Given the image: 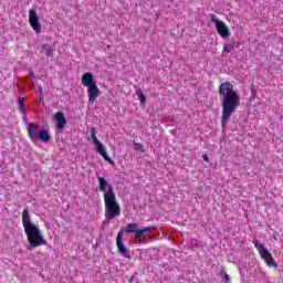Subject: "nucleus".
I'll return each instance as SVG.
<instances>
[{
  "label": "nucleus",
  "mask_w": 283,
  "mask_h": 283,
  "mask_svg": "<svg viewBox=\"0 0 283 283\" xmlns=\"http://www.w3.org/2000/svg\"><path fill=\"white\" fill-rule=\"evenodd\" d=\"M219 98L222 107L221 125L224 129L240 107V95L233 90V84L223 82L219 86Z\"/></svg>",
  "instance_id": "1"
},
{
  "label": "nucleus",
  "mask_w": 283,
  "mask_h": 283,
  "mask_svg": "<svg viewBox=\"0 0 283 283\" xmlns=\"http://www.w3.org/2000/svg\"><path fill=\"white\" fill-rule=\"evenodd\" d=\"M202 158H203L205 163H209V156L203 155Z\"/></svg>",
  "instance_id": "24"
},
{
  "label": "nucleus",
  "mask_w": 283,
  "mask_h": 283,
  "mask_svg": "<svg viewBox=\"0 0 283 283\" xmlns=\"http://www.w3.org/2000/svg\"><path fill=\"white\" fill-rule=\"evenodd\" d=\"M54 118L56 120L57 129H63V127H65V125H67V119H65V115L62 112H57L54 115Z\"/></svg>",
  "instance_id": "11"
},
{
  "label": "nucleus",
  "mask_w": 283,
  "mask_h": 283,
  "mask_svg": "<svg viewBox=\"0 0 283 283\" xmlns=\"http://www.w3.org/2000/svg\"><path fill=\"white\" fill-rule=\"evenodd\" d=\"M254 247L256 249H264V247L262 245V243L258 242V241H254Z\"/></svg>",
  "instance_id": "20"
},
{
  "label": "nucleus",
  "mask_w": 283,
  "mask_h": 283,
  "mask_svg": "<svg viewBox=\"0 0 283 283\" xmlns=\"http://www.w3.org/2000/svg\"><path fill=\"white\" fill-rule=\"evenodd\" d=\"M138 99H139L142 105H145V103H147V97H145V94L139 95Z\"/></svg>",
  "instance_id": "18"
},
{
  "label": "nucleus",
  "mask_w": 283,
  "mask_h": 283,
  "mask_svg": "<svg viewBox=\"0 0 283 283\" xmlns=\"http://www.w3.org/2000/svg\"><path fill=\"white\" fill-rule=\"evenodd\" d=\"M19 109L23 116H25V98L19 97L18 98Z\"/></svg>",
  "instance_id": "14"
},
{
  "label": "nucleus",
  "mask_w": 283,
  "mask_h": 283,
  "mask_svg": "<svg viewBox=\"0 0 283 283\" xmlns=\"http://www.w3.org/2000/svg\"><path fill=\"white\" fill-rule=\"evenodd\" d=\"M96 128H92L91 129V139L94 143V145H96L97 143H101V140H98V137H96Z\"/></svg>",
  "instance_id": "16"
},
{
  "label": "nucleus",
  "mask_w": 283,
  "mask_h": 283,
  "mask_svg": "<svg viewBox=\"0 0 283 283\" xmlns=\"http://www.w3.org/2000/svg\"><path fill=\"white\" fill-rule=\"evenodd\" d=\"M135 92H136V94H137L138 97H139V96H143V90H142L140 87L135 86Z\"/></svg>",
  "instance_id": "19"
},
{
  "label": "nucleus",
  "mask_w": 283,
  "mask_h": 283,
  "mask_svg": "<svg viewBox=\"0 0 283 283\" xmlns=\"http://www.w3.org/2000/svg\"><path fill=\"white\" fill-rule=\"evenodd\" d=\"M28 132L31 140H36V130H35L34 124L32 123L28 124Z\"/></svg>",
  "instance_id": "13"
},
{
  "label": "nucleus",
  "mask_w": 283,
  "mask_h": 283,
  "mask_svg": "<svg viewBox=\"0 0 283 283\" xmlns=\"http://www.w3.org/2000/svg\"><path fill=\"white\" fill-rule=\"evenodd\" d=\"M99 191L104 193L105 205V218L106 220H114L120 216V205L116 200V192H114V186L107 182V179L98 176L97 177Z\"/></svg>",
  "instance_id": "2"
},
{
  "label": "nucleus",
  "mask_w": 283,
  "mask_h": 283,
  "mask_svg": "<svg viewBox=\"0 0 283 283\" xmlns=\"http://www.w3.org/2000/svg\"><path fill=\"white\" fill-rule=\"evenodd\" d=\"M29 22L34 32H36V34H40L41 22L39 21V13H36V10H29Z\"/></svg>",
  "instance_id": "8"
},
{
  "label": "nucleus",
  "mask_w": 283,
  "mask_h": 283,
  "mask_svg": "<svg viewBox=\"0 0 283 283\" xmlns=\"http://www.w3.org/2000/svg\"><path fill=\"white\" fill-rule=\"evenodd\" d=\"M118 251H119L120 255H123L124 258H129V250L119 249Z\"/></svg>",
  "instance_id": "17"
},
{
  "label": "nucleus",
  "mask_w": 283,
  "mask_h": 283,
  "mask_svg": "<svg viewBox=\"0 0 283 283\" xmlns=\"http://www.w3.org/2000/svg\"><path fill=\"white\" fill-rule=\"evenodd\" d=\"M82 85L87 87L88 103H94L98 96H101V90L94 80L92 72H86L82 76Z\"/></svg>",
  "instance_id": "4"
},
{
  "label": "nucleus",
  "mask_w": 283,
  "mask_h": 283,
  "mask_svg": "<svg viewBox=\"0 0 283 283\" xmlns=\"http://www.w3.org/2000/svg\"><path fill=\"white\" fill-rule=\"evenodd\" d=\"M136 231H139L138 223H128L125 228L120 229L117 233L116 239L117 248L125 249V245L123 244V237L125 235V233H135L136 235Z\"/></svg>",
  "instance_id": "5"
},
{
  "label": "nucleus",
  "mask_w": 283,
  "mask_h": 283,
  "mask_svg": "<svg viewBox=\"0 0 283 283\" xmlns=\"http://www.w3.org/2000/svg\"><path fill=\"white\" fill-rule=\"evenodd\" d=\"M259 255L270 269H277V263L275 262V259H273V255L271 254V252H269V250L259 249Z\"/></svg>",
  "instance_id": "7"
},
{
  "label": "nucleus",
  "mask_w": 283,
  "mask_h": 283,
  "mask_svg": "<svg viewBox=\"0 0 283 283\" xmlns=\"http://www.w3.org/2000/svg\"><path fill=\"white\" fill-rule=\"evenodd\" d=\"M223 280H224L226 283H229L231 277L229 276V274L224 273Z\"/></svg>",
  "instance_id": "21"
},
{
  "label": "nucleus",
  "mask_w": 283,
  "mask_h": 283,
  "mask_svg": "<svg viewBox=\"0 0 283 283\" xmlns=\"http://www.w3.org/2000/svg\"><path fill=\"white\" fill-rule=\"evenodd\" d=\"M151 231H156V227L151 226V227H147L136 231V234H135L136 242H140L143 238H145L147 233H151Z\"/></svg>",
  "instance_id": "10"
},
{
  "label": "nucleus",
  "mask_w": 283,
  "mask_h": 283,
  "mask_svg": "<svg viewBox=\"0 0 283 283\" xmlns=\"http://www.w3.org/2000/svg\"><path fill=\"white\" fill-rule=\"evenodd\" d=\"M135 147H136V149H138L139 151H145V149L143 148V145H140V144H136Z\"/></svg>",
  "instance_id": "22"
},
{
  "label": "nucleus",
  "mask_w": 283,
  "mask_h": 283,
  "mask_svg": "<svg viewBox=\"0 0 283 283\" xmlns=\"http://www.w3.org/2000/svg\"><path fill=\"white\" fill-rule=\"evenodd\" d=\"M223 50L227 52H231L232 48H231V45H224Z\"/></svg>",
  "instance_id": "23"
},
{
  "label": "nucleus",
  "mask_w": 283,
  "mask_h": 283,
  "mask_svg": "<svg viewBox=\"0 0 283 283\" xmlns=\"http://www.w3.org/2000/svg\"><path fill=\"white\" fill-rule=\"evenodd\" d=\"M95 147L97 154H99V156L103 157L106 163H109V165H114V160H112V158H109V156L107 155V151H105V146L103 145V143L97 142L95 144Z\"/></svg>",
  "instance_id": "9"
},
{
  "label": "nucleus",
  "mask_w": 283,
  "mask_h": 283,
  "mask_svg": "<svg viewBox=\"0 0 283 283\" xmlns=\"http://www.w3.org/2000/svg\"><path fill=\"white\" fill-rule=\"evenodd\" d=\"M38 137L42 143H50L51 140L50 133L45 129L40 130Z\"/></svg>",
  "instance_id": "12"
},
{
  "label": "nucleus",
  "mask_w": 283,
  "mask_h": 283,
  "mask_svg": "<svg viewBox=\"0 0 283 283\" xmlns=\"http://www.w3.org/2000/svg\"><path fill=\"white\" fill-rule=\"evenodd\" d=\"M42 50H45L46 56H54V51L52 50V46H50V44H43Z\"/></svg>",
  "instance_id": "15"
},
{
  "label": "nucleus",
  "mask_w": 283,
  "mask_h": 283,
  "mask_svg": "<svg viewBox=\"0 0 283 283\" xmlns=\"http://www.w3.org/2000/svg\"><path fill=\"white\" fill-rule=\"evenodd\" d=\"M210 19L212 23H214L217 28V32L221 39H229L231 32L229 31V27L220 20H218V17L216 14H210Z\"/></svg>",
  "instance_id": "6"
},
{
  "label": "nucleus",
  "mask_w": 283,
  "mask_h": 283,
  "mask_svg": "<svg viewBox=\"0 0 283 283\" xmlns=\"http://www.w3.org/2000/svg\"><path fill=\"white\" fill-rule=\"evenodd\" d=\"M39 92H40V94H43V87H39Z\"/></svg>",
  "instance_id": "25"
},
{
  "label": "nucleus",
  "mask_w": 283,
  "mask_h": 283,
  "mask_svg": "<svg viewBox=\"0 0 283 283\" xmlns=\"http://www.w3.org/2000/svg\"><path fill=\"white\" fill-rule=\"evenodd\" d=\"M31 76H34V72L33 71H31Z\"/></svg>",
  "instance_id": "26"
},
{
  "label": "nucleus",
  "mask_w": 283,
  "mask_h": 283,
  "mask_svg": "<svg viewBox=\"0 0 283 283\" xmlns=\"http://www.w3.org/2000/svg\"><path fill=\"white\" fill-rule=\"evenodd\" d=\"M22 227L24 229L28 242L31 247H33V249L48 244V241H45V238H43L41 230L36 227V224L32 223V218H30V210H28V208L23 209L22 211Z\"/></svg>",
  "instance_id": "3"
}]
</instances>
